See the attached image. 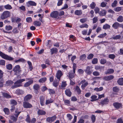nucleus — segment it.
<instances>
[{"label":"nucleus","mask_w":123,"mask_h":123,"mask_svg":"<svg viewBox=\"0 0 123 123\" xmlns=\"http://www.w3.org/2000/svg\"><path fill=\"white\" fill-rule=\"evenodd\" d=\"M11 16V12L8 11H4L1 14L0 18L2 20H4L10 17Z\"/></svg>","instance_id":"nucleus-1"},{"label":"nucleus","mask_w":123,"mask_h":123,"mask_svg":"<svg viewBox=\"0 0 123 123\" xmlns=\"http://www.w3.org/2000/svg\"><path fill=\"white\" fill-rule=\"evenodd\" d=\"M25 80L24 79H22L18 80L14 83L15 85L12 86V89H14L18 87L22 86V85L21 83Z\"/></svg>","instance_id":"nucleus-2"},{"label":"nucleus","mask_w":123,"mask_h":123,"mask_svg":"<svg viewBox=\"0 0 123 123\" xmlns=\"http://www.w3.org/2000/svg\"><path fill=\"white\" fill-rule=\"evenodd\" d=\"M0 56L2 58L9 61H12L14 60V58L6 55L2 52H0Z\"/></svg>","instance_id":"nucleus-3"},{"label":"nucleus","mask_w":123,"mask_h":123,"mask_svg":"<svg viewBox=\"0 0 123 123\" xmlns=\"http://www.w3.org/2000/svg\"><path fill=\"white\" fill-rule=\"evenodd\" d=\"M15 112L16 113L14 114L15 117L14 115H12L10 117L11 119L13 120V122H15L17 121L18 116L21 112H18L17 110H15Z\"/></svg>","instance_id":"nucleus-4"},{"label":"nucleus","mask_w":123,"mask_h":123,"mask_svg":"<svg viewBox=\"0 0 123 123\" xmlns=\"http://www.w3.org/2000/svg\"><path fill=\"white\" fill-rule=\"evenodd\" d=\"M81 84L82 85L81 86V87L82 89H84L85 88V87L88 85V82L84 79L80 82L79 84V85H80Z\"/></svg>","instance_id":"nucleus-5"},{"label":"nucleus","mask_w":123,"mask_h":123,"mask_svg":"<svg viewBox=\"0 0 123 123\" xmlns=\"http://www.w3.org/2000/svg\"><path fill=\"white\" fill-rule=\"evenodd\" d=\"M59 15V12L57 11L52 12L50 14V16L52 18H58V16Z\"/></svg>","instance_id":"nucleus-6"},{"label":"nucleus","mask_w":123,"mask_h":123,"mask_svg":"<svg viewBox=\"0 0 123 123\" xmlns=\"http://www.w3.org/2000/svg\"><path fill=\"white\" fill-rule=\"evenodd\" d=\"M56 117L54 116L51 117H48L46 119V121L48 122L51 123L56 119Z\"/></svg>","instance_id":"nucleus-7"},{"label":"nucleus","mask_w":123,"mask_h":123,"mask_svg":"<svg viewBox=\"0 0 123 123\" xmlns=\"http://www.w3.org/2000/svg\"><path fill=\"white\" fill-rule=\"evenodd\" d=\"M36 5L37 3H36L32 1H29L26 3V5L27 7H29L30 6H35Z\"/></svg>","instance_id":"nucleus-8"},{"label":"nucleus","mask_w":123,"mask_h":123,"mask_svg":"<svg viewBox=\"0 0 123 123\" xmlns=\"http://www.w3.org/2000/svg\"><path fill=\"white\" fill-rule=\"evenodd\" d=\"M40 104L41 105L43 106L44 105L45 98L44 96H42L39 97Z\"/></svg>","instance_id":"nucleus-9"},{"label":"nucleus","mask_w":123,"mask_h":123,"mask_svg":"<svg viewBox=\"0 0 123 123\" xmlns=\"http://www.w3.org/2000/svg\"><path fill=\"white\" fill-rule=\"evenodd\" d=\"M114 77L112 75H110L108 76H105L103 78V79L105 80L109 81L113 79Z\"/></svg>","instance_id":"nucleus-10"},{"label":"nucleus","mask_w":123,"mask_h":123,"mask_svg":"<svg viewBox=\"0 0 123 123\" xmlns=\"http://www.w3.org/2000/svg\"><path fill=\"white\" fill-rule=\"evenodd\" d=\"M23 105L24 108H27L32 107V105L28 102H25L23 103Z\"/></svg>","instance_id":"nucleus-11"},{"label":"nucleus","mask_w":123,"mask_h":123,"mask_svg":"<svg viewBox=\"0 0 123 123\" xmlns=\"http://www.w3.org/2000/svg\"><path fill=\"white\" fill-rule=\"evenodd\" d=\"M20 68L19 65H17L14 67L13 69V70L16 73L19 72L20 71Z\"/></svg>","instance_id":"nucleus-12"},{"label":"nucleus","mask_w":123,"mask_h":123,"mask_svg":"<svg viewBox=\"0 0 123 123\" xmlns=\"http://www.w3.org/2000/svg\"><path fill=\"white\" fill-rule=\"evenodd\" d=\"M113 105L115 108L117 109H119L122 107V104L121 103L118 102H115L113 104Z\"/></svg>","instance_id":"nucleus-13"},{"label":"nucleus","mask_w":123,"mask_h":123,"mask_svg":"<svg viewBox=\"0 0 123 123\" xmlns=\"http://www.w3.org/2000/svg\"><path fill=\"white\" fill-rule=\"evenodd\" d=\"M62 75V72L60 70H58L56 74V76L57 78L60 80L61 77Z\"/></svg>","instance_id":"nucleus-14"},{"label":"nucleus","mask_w":123,"mask_h":123,"mask_svg":"<svg viewBox=\"0 0 123 123\" xmlns=\"http://www.w3.org/2000/svg\"><path fill=\"white\" fill-rule=\"evenodd\" d=\"M33 82V80L32 79H31L25 83L24 85V86L25 87H27L29 86L30 85L32 84Z\"/></svg>","instance_id":"nucleus-15"},{"label":"nucleus","mask_w":123,"mask_h":123,"mask_svg":"<svg viewBox=\"0 0 123 123\" xmlns=\"http://www.w3.org/2000/svg\"><path fill=\"white\" fill-rule=\"evenodd\" d=\"M109 102V99L107 98H106L103 100H102L100 104L103 105H105L108 104Z\"/></svg>","instance_id":"nucleus-16"},{"label":"nucleus","mask_w":123,"mask_h":123,"mask_svg":"<svg viewBox=\"0 0 123 123\" xmlns=\"http://www.w3.org/2000/svg\"><path fill=\"white\" fill-rule=\"evenodd\" d=\"M32 97V95L31 94L27 95L24 98V101L25 102L28 101Z\"/></svg>","instance_id":"nucleus-17"},{"label":"nucleus","mask_w":123,"mask_h":123,"mask_svg":"<svg viewBox=\"0 0 123 123\" xmlns=\"http://www.w3.org/2000/svg\"><path fill=\"white\" fill-rule=\"evenodd\" d=\"M15 92L18 95H22L24 93V92L22 90L18 89L16 90Z\"/></svg>","instance_id":"nucleus-18"},{"label":"nucleus","mask_w":123,"mask_h":123,"mask_svg":"<svg viewBox=\"0 0 123 123\" xmlns=\"http://www.w3.org/2000/svg\"><path fill=\"white\" fill-rule=\"evenodd\" d=\"M37 113L39 115H44L46 114V112L45 111L43 110L39 109Z\"/></svg>","instance_id":"nucleus-19"},{"label":"nucleus","mask_w":123,"mask_h":123,"mask_svg":"<svg viewBox=\"0 0 123 123\" xmlns=\"http://www.w3.org/2000/svg\"><path fill=\"white\" fill-rule=\"evenodd\" d=\"M104 67L97 65L95 66V69L97 70H99L100 71H101L104 69Z\"/></svg>","instance_id":"nucleus-20"},{"label":"nucleus","mask_w":123,"mask_h":123,"mask_svg":"<svg viewBox=\"0 0 123 123\" xmlns=\"http://www.w3.org/2000/svg\"><path fill=\"white\" fill-rule=\"evenodd\" d=\"M119 23L118 22L114 23L112 25V27L115 29H117L119 27Z\"/></svg>","instance_id":"nucleus-21"},{"label":"nucleus","mask_w":123,"mask_h":123,"mask_svg":"<svg viewBox=\"0 0 123 123\" xmlns=\"http://www.w3.org/2000/svg\"><path fill=\"white\" fill-rule=\"evenodd\" d=\"M106 12L105 10H102L99 12V14L100 16H105V15Z\"/></svg>","instance_id":"nucleus-22"},{"label":"nucleus","mask_w":123,"mask_h":123,"mask_svg":"<svg viewBox=\"0 0 123 123\" xmlns=\"http://www.w3.org/2000/svg\"><path fill=\"white\" fill-rule=\"evenodd\" d=\"M2 95L5 98H11V96L6 93L2 92Z\"/></svg>","instance_id":"nucleus-23"},{"label":"nucleus","mask_w":123,"mask_h":123,"mask_svg":"<svg viewBox=\"0 0 123 123\" xmlns=\"http://www.w3.org/2000/svg\"><path fill=\"white\" fill-rule=\"evenodd\" d=\"M33 24L36 26H39L41 25V23L39 21H35L33 22Z\"/></svg>","instance_id":"nucleus-24"},{"label":"nucleus","mask_w":123,"mask_h":123,"mask_svg":"<svg viewBox=\"0 0 123 123\" xmlns=\"http://www.w3.org/2000/svg\"><path fill=\"white\" fill-rule=\"evenodd\" d=\"M65 93L66 95L70 97L71 96L72 92L69 89H67L65 91Z\"/></svg>","instance_id":"nucleus-25"},{"label":"nucleus","mask_w":123,"mask_h":123,"mask_svg":"<svg viewBox=\"0 0 123 123\" xmlns=\"http://www.w3.org/2000/svg\"><path fill=\"white\" fill-rule=\"evenodd\" d=\"M57 49L55 48H53L50 49V52L51 55H52L54 53H56L57 52Z\"/></svg>","instance_id":"nucleus-26"},{"label":"nucleus","mask_w":123,"mask_h":123,"mask_svg":"<svg viewBox=\"0 0 123 123\" xmlns=\"http://www.w3.org/2000/svg\"><path fill=\"white\" fill-rule=\"evenodd\" d=\"M114 70L112 69H110L107 70V71L105 72V74H111L114 73Z\"/></svg>","instance_id":"nucleus-27"},{"label":"nucleus","mask_w":123,"mask_h":123,"mask_svg":"<svg viewBox=\"0 0 123 123\" xmlns=\"http://www.w3.org/2000/svg\"><path fill=\"white\" fill-rule=\"evenodd\" d=\"M74 74L72 71H70L69 73V77L70 79H72L74 76Z\"/></svg>","instance_id":"nucleus-28"},{"label":"nucleus","mask_w":123,"mask_h":123,"mask_svg":"<svg viewBox=\"0 0 123 123\" xmlns=\"http://www.w3.org/2000/svg\"><path fill=\"white\" fill-rule=\"evenodd\" d=\"M118 84L121 85H123V78H119L117 81Z\"/></svg>","instance_id":"nucleus-29"},{"label":"nucleus","mask_w":123,"mask_h":123,"mask_svg":"<svg viewBox=\"0 0 123 123\" xmlns=\"http://www.w3.org/2000/svg\"><path fill=\"white\" fill-rule=\"evenodd\" d=\"M82 13V11L81 10H77L75 11L74 14L76 15L80 16L81 15Z\"/></svg>","instance_id":"nucleus-30"},{"label":"nucleus","mask_w":123,"mask_h":123,"mask_svg":"<svg viewBox=\"0 0 123 123\" xmlns=\"http://www.w3.org/2000/svg\"><path fill=\"white\" fill-rule=\"evenodd\" d=\"M117 21L119 22H122L123 21V17L122 16L120 15L118 17Z\"/></svg>","instance_id":"nucleus-31"},{"label":"nucleus","mask_w":123,"mask_h":123,"mask_svg":"<svg viewBox=\"0 0 123 123\" xmlns=\"http://www.w3.org/2000/svg\"><path fill=\"white\" fill-rule=\"evenodd\" d=\"M4 7L6 10H10L12 8V7L9 4L5 5Z\"/></svg>","instance_id":"nucleus-32"},{"label":"nucleus","mask_w":123,"mask_h":123,"mask_svg":"<svg viewBox=\"0 0 123 123\" xmlns=\"http://www.w3.org/2000/svg\"><path fill=\"white\" fill-rule=\"evenodd\" d=\"M33 87L35 90L38 91L40 89V87L39 85L35 84L34 85Z\"/></svg>","instance_id":"nucleus-33"},{"label":"nucleus","mask_w":123,"mask_h":123,"mask_svg":"<svg viewBox=\"0 0 123 123\" xmlns=\"http://www.w3.org/2000/svg\"><path fill=\"white\" fill-rule=\"evenodd\" d=\"M75 89V90L77 92L78 94H80V93L81 91L79 87L78 86H76Z\"/></svg>","instance_id":"nucleus-34"},{"label":"nucleus","mask_w":123,"mask_h":123,"mask_svg":"<svg viewBox=\"0 0 123 123\" xmlns=\"http://www.w3.org/2000/svg\"><path fill=\"white\" fill-rule=\"evenodd\" d=\"M123 8L122 7H117L114 8V10L116 12H119L121 11Z\"/></svg>","instance_id":"nucleus-35"},{"label":"nucleus","mask_w":123,"mask_h":123,"mask_svg":"<svg viewBox=\"0 0 123 123\" xmlns=\"http://www.w3.org/2000/svg\"><path fill=\"white\" fill-rule=\"evenodd\" d=\"M53 102V100L51 99L46 100L45 102V104L46 105H47L50 103H52Z\"/></svg>","instance_id":"nucleus-36"},{"label":"nucleus","mask_w":123,"mask_h":123,"mask_svg":"<svg viewBox=\"0 0 123 123\" xmlns=\"http://www.w3.org/2000/svg\"><path fill=\"white\" fill-rule=\"evenodd\" d=\"M110 27V25L107 24H105L104 25L103 27V28L104 29L106 30L108 29H109Z\"/></svg>","instance_id":"nucleus-37"},{"label":"nucleus","mask_w":123,"mask_h":123,"mask_svg":"<svg viewBox=\"0 0 123 123\" xmlns=\"http://www.w3.org/2000/svg\"><path fill=\"white\" fill-rule=\"evenodd\" d=\"M3 111L6 114L8 115L9 114V110L7 108H5L3 109Z\"/></svg>","instance_id":"nucleus-38"},{"label":"nucleus","mask_w":123,"mask_h":123,"mask_svg":"<svg viewBox=\"0 0 123 123\" xmlns=\"http://www.w3.org/2000/svg\"><path fill=\"white\" fill-rule=\"evenodd\" d=\"M46 78L45 77L39 80V82L40 83H43L46 81Z\"/></svg>","instance_id":"nucleus-39"},{"label":"nucleus","mask_w":123,"mask_h":123,"mask_svg":"<svg viewBox=\"0 0 123 123\" xmlns=\"http://www.w3.org/2000/svg\"><path fill=\"white\" fill-rule=\"evenodd\" d=\"M13 83V82L11 80H8L6 82V86H8L11 85Z\"/></svg>","instance_id":"nucleus-40"},{"label":"nucleus","mask_w":123,"mask_h":123,"mask_svg":"<svg viewBox=\"0 0 123 123\" xmlns=\"http://www.w3.org/2000/svg\"><path fill=\"white\" fill-rule=\"evenodd\" d=\"M86 56L85 54H84L80 56V59L82 61L85 60L86 58Z\"/></svg>","instance_id":"nucleus-41"},{"label":"nucleus","mask_w":123,"mask_h":123,"mask_svg":"<svg viewBox=\"0 0 123 123\" xmlns=\"http://www.w3.org/2000/svg\"><path fill=\"white\" fill-rule=\"evenodd\" d=\"M6 67L7 69L10 70L12 68V65L11 64H9L6 65Z\"/></svg>","instance_id":"nucleus-42"},{"label":"nucleus","mask_w":123,"mask_h":123,"mask_svg":"<svg viewBox=\"0 0 123 123\" xmlns=\"http://www.w3.org/2000/svg\"><path fill=\"white\" fill-rule=\"evenodd\" d=\"M11 104L14 105H16L17 104V102L14 100L12 99L10 100Z\"/></svg>","instance_id":"nucleus-43"},{"label":"nucleus","mask_w":123,"mask_h":123,"mask_svg":"<svg viewBox=\"0 0 123 123\" xmlns=\"http://www.w3.org/2000/svg\"><path fill=\"white\" fill-rule=\"evenodd\" d=\"M107 4V2H103L101 3L100 6L102 7H105L106 6Z\"/></svg>","instance_id":"nucleus-44"},{"label":"nucleus","mask_w":123,"mask_h":123,"mask_svg":"<svg viewBox=\"0 0 123 123\" xmlns=\"http://www.w3.org/2000/svg\"><path fill=\"white\" fill-rule=\"evenodd\" d=\"M103 89V87H101L99 88H94V90L97 92H99L102 91Z\"/></svg>","instance_id":"nucleus-45"},{"label":"nucleus","mask_w":123,"mask_h":123,"mask_svg":"<svg viewBox=\"0 0 123 123\" xmlns=\"http://www.w3.org/2000/svg\"><path fill=\"white\" fill-rule=\"evenodd\" d=\"M31 120L30 116L29 115H27L25 119V121L28 123H30Z\"/></svg>","instance_id":"nucleus-46"},{"label":"nucleus","mask_w":123,"mask_h":123,"mask_svg":"<svg viewBox=\"0 0 123 123\" xmlns=\"http://www.w3.org/2000/svg\"><path fill=\"white\" fill-rule=\"evenodd\" d=\"M98 60L97 58H94L92 59V63L93 64H95L98 62Z\"/></svg>","instance_id":"nucleus-47"},{"label":"nucleus","mask_w":123,"mask_h":123,"mask_svg":"<svg viewBox=\"0 0 123 123\" xmlns=\"http://www.w3.org/2000/svg\"><path fill=\"white\" fill-rule=\"evenodd\" d=\"M107 35L106 33H104L101 34L99 35L98 36V37L100 38H103L105 37Z\"/></svg>","instance_id":"nucleus-48"},{"label":"nucleus","mask_w":123,"mask_h":123,"mask_svg":"<svg viewBox=\"0 0 123 123\" xmlns=\"http://www.w3.org/2000/svg\"><path fill=\"white\" fill-rule=\"evenodd\" d=\"M88 25L86 24L85 23L82 24L80 26V28H83L85 27L87 28L88 27Z\"/></svg>","instance_id":"nucleus-49"},{"label":"nucleus","mask_w":123,"mask_h":123,"mask_svg":"<svg viewBox=\"0 0 123 123\" xmlns=\"http://www.w3.org/2000/svg\"><path fill=\"white\" fill-rule=\"evenodd\" d=\"M27 63L29 65V68L30 70L31 71L32 69L31 63L29 61L27 62Z\"/></svg>","instance_id":"nucleus-50"},{"label":"nucleus","mask_w":123,"mask_h":123,"mask_svg":"<svg viewBox=\"0 0 123 123\" xmlns=\"http://www.w3.org/2000/svg\"><path fill=\"white\" fill-rule=\"evenodd\" d=\"M92 20L93 23H96L98 21V18L97 17H95L93 18Z\"/></svg>","instance_id":"nucleus-51"},{"label":"nucleus","mask_w":123,"mask_h":123,"mask_svg":"<svg viewBox=\"0 0 123 123\" xmlns=\"http://www.w3.org/2000/svg\"><path fill=\"white\" fill-rule=\"evenodd\" d=\"M117 3V1L116 0H114L112 4V6L113 7L116 6Z\"/></svg>","instance_id":"nucleus-52"},{"label":"nucleus","mask_w":123,"mask_h":123,"mask_svg":"<svg viewBox=\"0 0 123 123\" xmlns=\"http://www.w3.org/2000/svg\"><path fill=\"white\" fill-rule=\"evenodd\" d=\"M12 27L10 25L6 26L5 27V29L7 31H9L12 30Z\"/></svg>","instance_id":"nucleus-53"},{"label":"nucleus","mask_w":123,"mask_h":123,"mask_svg":"<svg viewBox=\"0 0 123 123\" xmlns=\"http://www.w3.org/2000/svg\"><path fill=\"white\" fill-rule=\"evenodd\" d=\"M96 5L95 3L94 2H92L90 5V7L92 9H93L95 7Z\"/></svg>","instance_id":"nucleus-54"},{"label":"nucleus","mask_w":123,"mask_h":123,"mask_svg":"<svg viewBox=\"0 0 123 123\" xmlns=\"http://www.w3.org/2000/svg\"><path fill=\"white\" fill-rule=\"evenodd\" d=\"M59 84V83L58 82L56 81L55 80L53 82V85L54 86L56 87Z\"/></svg>","instance_id":"nucleus-55"},{"label":"nucleus","mask_w":123,"mask_h":123,"mask_svg":"<svg viewBox=\"0 0 123 123\" xmlns=\"http://www.w3.org/2000/svg\"><path fill=\"white\" fill-rule=\"evenodd\" d=\"M26 21L27 22L31 23L32 22V20L31 17H28L26 19Z\"/></svg>","instance_id":"nucleus-56"},{"label":"nucleus","mask_w":123,"mask_h":123,"mask_svg":"<svg viewBox=\"0 0 123 123\" xmlns=\"http://www.w3.org/2000/svg\"><path fill=\"white\" fill-rule=\"evenodd\" d=\"M4 80L2 78H0V87H2L3 85Z\"/></svg>","instance_id":"nucleus-57"},{"label":"nucleus","mask_w":123,"mask_h":123,"mask_svg":"<svg viewBox=\"0 0 123 123\" xmlns=\"http://www.w3.org/2000/svg\"><path fill=\"white\" fill-rule=\"evenodd\" d=\"M93 56L94 55L93 54H90L88 55L87 58L88 59H91L93 58Z\"/></svg>","instance_id":"nucleus-58"},{"label":"nucleus","mask_w":123,"mask_h":123,"mask_svg":"<svg viewBox=\"0 0 123 123\" xmlns=\"http://www.w3.org/2000/svg\"><path fill=\"white\" fill-rule=\"evenodd\" d=\"M76 68V64L75 63H73V72L74 73H75V70Z\"/></svg>","instance_id":"nucleus-59"},{"label":"nucleus","mask_w":123,"mask_h":123,"mask_svg":"<svg viewBox=\"0 0 123 123\" xmlns=\"http://www.w3.org/2000/svg\"><path fill=\"white\" fill-rule=\"evenodd\" d=\"M106 62V61L105 59H101L100 61V63L102 64H105Z\"/></svg>","instance_id":"nucleus-60"},{"label":"nucleus","mask_w":123,"mask_h":123,"mask_svg":"<svg viewBox=\"0 0 123 123\" xmlns=\"http://www.w3.org/2000/svg\"><path fill=\"white\" fill-rule=\"evenodd\" d=\"M64 102L66 105H69L70 104V101L69 100H64Z\"/></svg>","instance_id":"nucleus-61"},{"label":"nucleus","mask_w":123,"mask_h":123,"mask_svg":"<svg viewBox=\"0 0 123 123\" xmlns=\"http://www.w3.org/2000/svg\"><path fill=\"white\" fill-rule=\"evenodd\" d=\"M93 74L95 76H98L100 74L99 72L95 71L93 73Z\"/></svg>","instance_id":"nucleus-62"},{"label":"nucleus","mask_w":123,"mask_h":123,"mask_svg":"<svg viewBox=\"0 0 123 123\" xmlns=\"http://www.w3.org/2000/svg\"><path fill=\"white\" fill-rule=\"evenodd\" d=\"M87 20V19L86 18H83L81 19L80 21L82 23H85Z\"/></svg>","instance_id":"nucleus-63"},{"label":"nucleus","mask_w":123,"mask_h":123,"mask_svg":"<svg viewBox=\"0 0 123 123\" xmlns=\"http://www.w3.org/2000/svg\"><path fill=\"white\" fill-rule=\"evenodd\" d=\"M117 123H123V120L121 118H119L117 120Z\"/></svg>","instance_id":"nucleus-64"}]
</instances>
